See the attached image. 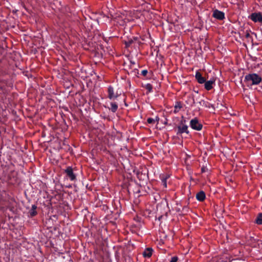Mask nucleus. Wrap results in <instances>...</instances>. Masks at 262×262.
Returning a JSON list of instances; mask_svg holds the SVG:
<instances>
[{"mask_svg":"<svg viewBox=\"0 0 262 262\" xmlns=\"http://www.w3.org/2000/svg\"><path fill=\"white\" fill-rule=\"evenodd\" d=\"M140 191L139 190H138L137 193H140Z\"/></svg>","mask_w":262,"mask_h":262,"instance_id":"obj_29","label":"nucleus"},{"mask_svg":"<svg viewBox=\"0 0 262 262\" xmlns=\"http://www.w3.org/2000/svg\"><path fill=\"white\" fill-rule=\"evenodd\" d=\"M55 117H58V119H59V118H61L63 120V121L64 122V118L63 117H64L66 118L67 117V116L61 115V116H55Z\"/></svg>","mask_w":262,"mask_h":262,"instance_id":"obj_25","label":"nucleus"},{"mask_svg":"<svg viewBox=\"0 0 262 262\" xmlns=\"http://www.w3.org/2000/svg\"><path fill=\"white\" fill-rule=\"evenodd\" d=\"M148 73V71L147 70H143L141 71V75L144 77H145Z\"/></svg>","mask_w":262,"mask_h":262,"instance_id":"obj_22","label":"nucleus"},{"mask_svg":"<svg viewBox=\"0 0 262 262\" xmlns=\"http://www.w3.org/2000/svg\"><path fill=\"white\" fill-rule=\"evenodd\" d=\"M32 117H33V116H30L31 118H33Z\"/></svg>","mask_w":262,"mask_h":262,"instance_id":"obj_30","label":"nucleus"},{"mask_svg":"<svg viewBox=\"0 0 262 262\" xmlns=\"http://www.w3.org/2000/svg\"><path fill=\"white\" fill-rule=\"evenodd\" d=\"M190 126L193 129L198 131L201 130L203 127L201 121L197 118H194L190 120Z\"/></svg>","mask_w":262,"mask_h":262,"instance_id":"obj_2","label":"nucleus"},{"mask_svg":"<svg viewBox=\"0 0 262 262\" xmlns=\"http://www.w3.org/2000/svg\"><path fill=\"white\" fill-rule=\"evenodd\" d=\"M205 193L203 191H201L196 194V199L199 201L202 202L205 200Z\"/></svg>","mask_w":262,"mask_h":262,"instance_id":"obj_12","label":"nucleus"},{"mask_svg":"<svg viewBox=\"0 0 262 262\" xmlns=\"http://www.w3.org/2000/svg\"><path fill=\"white\" fill-rule=\"evenodd\" d=\"M118 109V105L116 102H112L111 103V107L110 110L112 111L113 113H115Z\"/></svg>","mask_w":262,"mask_h":262,"instance_id":"obj_19","label":"nucleus"},{"mask_svg":"<svg viewBox=\"0 0 262 262\" xmlns=\"http://www.w3.org/2000/svg\"><path fill=\"white\" fill-rule=\"evenodd\" d=\"M180 123L183 124H187V120L184 118L183 116H182L180 118Z\"/></svg>","mask_w":262,"mask_h":262,"instance_id":"obj_21","label":"nucleus"},{"mask_svg":"<svg viewBox=\"0 0 262 262\" xmlns=\"http://www.w3.org/2000/svg\"><path fill=\"white\" fill-rule=\"evenodd\" d=\"M187 100L186 101V102L189 104V105H192L194 103V99L193 96L189 95L187 97Z\"/></svg>","mask_w":262,"mask_h":262,"instance_id":"obj_16","label":"nucleus"},{"mask_svg":"<svg viewBox=\"0 0 262 262\" xmlns=\"http://www.w3.org/2000/svg\"><path fill=\"white\" fill-rule=\"evenodd\" d=\"M62 109H63L66 112H69V108L67 106H61Z\"/></svg>","mask_w":262,"mask_h":262,"instance_id":"obj_24","label":"nucleus"},{"mask_svg":"<svg viewBox=\"0 0 262 262\" xmlns=\"http://www.w3.org/2000/svg\"><path fill=\"white\" fill-rule=\"evenodd\" d=\"M37 206L35 205H32L31 209L29 211V214L30 217H33L35 216L37 212L36 211Z\"/></svg>","mask_w":262,"mask_h":262,"instance_id":"obj_14","label":"nucleus"},{"mask_svg":"<svg viewBox=\"0 0 262 262\" xmlns=\"http://www.w3.org/2000/svg\"><path fill=\"white\" fill-rule=\"evenodd\" d=\"M212 17L217 20H222L225 19V15L223 11L215 9L213 11Z\"/></svg>","mask_w":262,"mask_h":262,"instance_id":"obj_6","label":"nucleus"},{"mask_svg":"<svg viewBox=\"0 0 262 262\" xmlns=\"http://www.w3.org/2000/svg\"><path fill=\"white\" fill-rule=\"evenodd\" d=\"M165 120L164 121H163L162 120H161V122H163V123L164 124H168V120L167 118H164Z\"/></svg>","mask_w":262,"mask_h":262,"instance_id":"obj_26","label":"nucleus"},{"mask_svg":"<svg viewBox=\"0 0 262 262\" xmlns=\"http://www.w3.org/2000/svg\"><path fill=\"white\" fill-rule=\"evenodd\" d=\"M255 223L258 225H262V213H260L257 215Z\"/></svg>","mask_w":262,"mask_h":262,"instance_id":"obj_18","label":"nucleus"},{"mask_svg":"<svg viewBox=\"0 0 262 262\" xmlns=\"http://www.w3.org/2000/svg\"><path fill=\"white\" fill-rule=\"evenodd\" d=\"M72 117L74 119H77V120H78V118L76 117H77L76 116L72 115Z\"/></svg>","mask_w":262,"mask_h":262,"instance_id":"obj_27","label":"nucleus"},{"mask_svg":"<svg viewBox=\"0 0 262 262\" xmlns=\"http://www.w3.org/2000/svg\"><path fill=\"white\" fill-rule=\"evenodd\" d=\"M159 121L160 119L158 116L156 117L155 119L151 118H148L147 119V122L148 124H154L156 122H157V124H158L159 123Z\"/></svg>","mask_w":262,"mask_h":262,"instance_id":"obj_17","label":"nucleus"},{"mask_svg":"<svg viewBox=\"0 0 262 262\" xmlns=\"http://www.w3.org/2000/svg\"><path fill=\"white\" fill-rule=\"evenodd\" d=\"M145 88L147 90V93H151L152 92L153 86L150 83H147L145 85Z\"/></svg>","mask_w":262,"mask_h":262,"instance_id":"obj_20","label":"nucleus"},{"mask_svg":"<svg viewBox=\"0 0 262 262\" xmlns=\"http://www.w3.org/2000/svg\"><path fill=\"white\" fill-rule=\"evenodd\" d=\"M201 170L202 172H204L205 171V168L202 167Z\"/></svg>","mask_w":262,"mask_h":262,"instance_id":"obj_28","label":"nucleus"},{"mask_svg":"<svg viewBox=\"0 0 262 262\" xmlns=\"http://www.w3.org/2000/svg\"><path fill=\"white\" fill-rule=\"evenodd\" d=\"M215 83V80H210L204 82L205 89L207 91H210L213 88V84Z\"/></svg>","mask_w":262,"mask_h":262,"instance_id":"obj_9","label":"nucleus"},{"mask_svg":"<svg viewBox=\"0 0 262 262\" xmlns=\"http://www.w3.org/2000/svg\"><path fill=\"white\" fill-rule=\"evenodd\" d=\"M177 135L182 134L183 133H186L188 135L189 134V132L188 129V125L187 124H183L179 123L177 124Z\"/></svg>","mask_w":262,"mask_h":262,"instance_id":"obj_3","label":"nucleus"},{"mask_svg":"<svg viewBox=\"0 0 262 262\" xmlns=\"http://www.w3.org/2000/svg\"><path fill=\"white\" fill-rule=\"evenodd\" d=\"M183 104L181 102L177 101L174 106L173 113L175 114L178 113L180 111V110H181V108H183Z\"/></svg>","mask_w":262,"mask_h":262,"instance_id":"obj_11","label":"nucleus"},{"mask_svg":"<svg viewBox=\"0 0 262 262\" xmlns=\"http://www.w3.org/2000/svg\"><path fill=\"white\" fill-rule=\"evenodd\" d=\"M178 257L177 256H173L171 258L170 262H178Z\"/></svg>","mask_w":262,"mask_h":262,"instance_id":"obj_23","label":"nucleus"},{"mask_svg":"<svg viewBox=\"0 0 262 262\" xmlns=\"http://www.w3.org/2000/svg\"><path fill=\"white\" fill-rule=\"evenodd\" d=\"M249 17L254 23H262V14L260 12L252 13Z\"/></svg>","mask_w":262,"mask_h":262,"instance_id":"obj_7","label":"nucleus"},{"mask_svg":"<svg viewBox=\"0 0 262 262\" xmlns=\"http://www.w3.org/2000/svg\"><path fill=\"white\" fill-rule=\"evenodd\" d=\"M153 250L151 248H147L143 253L144 257L149 258L151 256Z\"/></svg>","mask_w":262,"mask_h":262,"instance_id":"obj_13","label":"nucleus"},{"mask_svg":"<svg viewBox=\"0 0 262 262\" xmlns=\"http://www.w3.org/2000/svg\"><path fill=\"white\" fill-rule=\"evenodd\" d=\"M169 177L168 175H160V179L161 180L162 185L164 188L167 187V179Z\"/></svg>","mask_w":262,"mask_h":262,"instance_id":"obj_15","label":"nucleus"},{"mask_svg":"<svg viewBox=\"0 0 262 262\" xmlns=\"http://www.w3.org/2000/svg\"><path fill=\"white\" fill-rule=\"evenodd\" d=\"M195 78L196 79L198 83L203 84L205 82V78L202 76L201 73L197 71L195 73Z\"/></svg>","mask_w":262,"mask_h":262,"instance_id":"obj_8","label":"nucleus"},{"mask_svg":"<svg viewBox=\"0 0 262 262\" xmlns=\"http://www.w3.org/2000/svg\"><path fill=\"white\" fill-rule=\"evenodd\" d=\"M114 90V88L111 85L107 88V97L111 100H114L119 96V94L115 93Z\"/></svg>","mask_w":262,"mask_h":262,"instance_id":"obj_4","label":"nucleus"},{"mask_svg":"<svg viewBox=\"0 0 262 262\" xmlns=\"http://www.w3.org/2000/svg\"><path fill=\"white\" fill-rule=\"evenodd\" d=\"M244 81L252 86L260 83L261 81V78L256 73L248 74L245 76Z\"/></svg>","mask_w":262,"mask_h":262,"instance_id":"obj_1","label":"nucleus"},{"mask_svg":"<svg viewBox=\"0 0 262 262\" xmlns=\"http://www.w3.org/2000/svg\"><path fill=\"white\" fill-rule=\"evenodd\" d=\"M137 40V37H133V38H128L123 40V43L125 45V48H129L134 42V40Z\"/></svg>","mask_w":262,"mask_h":262,"instance_id":"obj_10","label":"nucleus"},{"mask_svg":"<svg viewBox=\"0 0 262 262\" xmlns=\"http://www.w3.org/2000/svg\"><path fill=\"white\" fill-rule=\"evenodd\" d=\"M64 172L66 173L67 176L71 181H74L76 180V176L73 172V169L72 167L68 166L64 170Z\"/></svg>","mask_w":262,"mask_h":262,"instance_id":"obj_5","label":"nucleus"}]
</instances>
